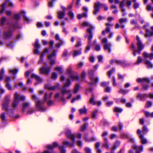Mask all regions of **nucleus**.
<instances>
[{"mask_svg":"<svg viewBox=\"0 0 153 153\" xmlns=\"http://www.w3.org/2000/svg\"><path fill=\"white\" fill-rule=\"evenodd\" d=\"M137 45L138 47V49L136 50L135 49V47L134 45H132V48H133V54L134 56L136 55V53L137 52L139 53H140L141 50L144 47V45L142 43L140 40V38L138 36L137 37Z\"/></svg>","mask_w":153,"mask_h":153,"instance_id":"1","label":"nucleus"},{"mask_svg":"<svg viewBox=\"0 0 153 153\" xmlns=\"http://www.w3.org/2000/svg\"><path fill=\"white\" fill-rule=\"evenodd\" d=\"M82 25L84 26H88L90 28H89L87 30V32L89 35L88 39L89 40V43L90 44L91 42V40L92 38V36L91 32V30L93 28V27L88 23L85 22H84L83 23Z\"/></svg>","mask_w":153,"mask_h":153,"instance_id":"2","label":"nucleus"},{"mask_svg":"<svg viewBox=\"0 0 153 153\" xmlns=\"http://www.w3.org/2000/svg\"><path fill=\"white\" fill-rule=\"evenodd\" d=\"M101 7H102L105 10H108V7L105 5L102 4L99 2L95 3L94 7V13L96 14L99 10V8Z\"/></svg>","mask_w":153,"mask_h":153,"instance_id":"3","label":"nucleus"},{"mask_svg":"<svg viewBox=\"0 0 153 153\" xmlns=\"http://www.w3.org/2000/svg\"><path fill=\"white\" fill-rule=\"evenodd\" d=\"M107 41V39L106 38H103L101 40L103 44L104 49L108 50L109 52H110L111 50L110 48L111 45L110 43H108Z\"/></svg>","mask_w":153,"mask_h":153,"instance_id":"4","label":"nucleus"},{"mask_svg":"<svg viewBox=\"0 0 153 153\" xmlns=\"http://www.w3.org/2000/svg\"><path fill=\"white\" fill-rule=\"evenodd\" d=\"M56 51H54L51 54L49 55L48 56V58L50 60V63L51 65H52L55 63V59L54 57L56 56Z\"/></svg>","mask_w":153,"mask_h":153,"instance_id":"5","label":"nucleus"},{"mask_svg":"<svg viewBox=\"0 0 153 153\" xmlns=\"http://www.w3.org/2000/svg\"><path fill=\"white\" fill-rule=\"evenodd\" d=\"M14 100L19 101V100H24L25 99V97L23 96L20 95L17 92H16L14 94Z\"/></svg>","mask_w":153,"mask_h":153,"instance_id":"6","label":"nucleus"},{"mask_svg":"<svg viewBox=\"0 0 153 153\" xmlns=\"http://www.w3.org/2000/svg\"><path fill=\"white\" fill-rule=\"evenodd\" d=\"M140 130L138 129L137 130V134L139 135V137L141 140V143L143 144H145L147 143V140L144 137L143 135L140 134Z\"/></svg>","mask_w":153,"mask_h":153,"instance_id":"7","label":"nucleus"},{"mask_svg":"<svg viewBox=\"0 0 153 153\" xmlns=\"http://www.w3.org/2000/svg\"><path fill=\"white\" fill-rule=\"evenodd\" d=\"M59 86V84H57L55 85L51 86L49 84H46L45 85V88L50 90H54L56 89Z\"/></svg>","mask_w":153,"mask_h":153,"instance_id":"8","label":"nucleus"},{"mask_svg":"<svg viewBox=\"0 0 153 153\" xmlns=\"http://www.w3.org/2000/svg\"><path fill=\"white\" fill-rule=\"evenodd\" d=\"M93 73V71L92 70H91L89 72L90 78L91 79L92 82L93 83H94L97 82L98 79L97 78L94 77Z\"/></svg>","mask_w":153,"mask_h":153,"instance_id":"9","label":"nucleus"},{"mask_svg":"<svg viewBox=\"0 0 153 153\" xmlns=\"http://www.w3.org/2000/svg\"><path fill=\"white\" fill-rule=\"evenodd\" d=\"M31 77V78H35L38 83H40L43 81L42 79L35 74H32Z\"/></svg>","mask_w":153,"mask_h":153,"instance_id":"10","label":"nucleus"},{"mask_svg":"<svg viewBox=\"0 0 153 153\" xmlns=\"http://www.w3.org/2000/svg\"><path fill=\"white\" fill-rule=\"evenodd\" d=\"M72 141H64L63 142V144L65 146H68L69 147H72L74 146V139L71 140Z\"/></svg>","mask_w":153,"mask_h":153,"instance_id":"11","label":"nucleus"},{"mask_svg":"<svg viewBox=\"0 0 153 153\" xmlns=\"http://www.w3.org/2000/svg\"><path fill=\"white\" fill-rule=\"evenodd\" d=\"M51 68H49L47 67H43L40 69L41 73L48 74Z\"/></svg>","mask_w":153,"mask_h":153,"instance_id":"12","label":"nucleus"},{"mask_svg":"<svg viewBox=\"0 0 153 153\" xmlns=\"http://www.w3.org/2000/svg\"><path fill=\"white\" fill-rule=\"evenodd\" d=\"M133 149L136 150V153H140L143 150V147L142 146H137L136 145H134L133 146Z\"/></svg>","mask_w":153,"mask_h":153,"instance_id":"13","label":"nucleus"},{"mask_svg":"<svg viewBox=\"0 0 153 153\" xmlns=\"http://www.w3.org/2000/svg\"><path fill=\"white\" fill-rule=\"evenodd\" d=\"M66 134L68 138H70L71 140L74 139L75 136L74 135L71 133L70 130H68L66 131Z\"/></svg>","mask_w":153,"mask_h":153,"instance_id":"14","label":"nucleus"},{"mask_svg":"<svg viewBox=\"0 0 153 153\" xmlns=\"http://www.w3.org/2000/svg\"><path fill=\"white\" fill-rule=\"evenodd\" d=\"M104 141L105 142L102 144V147H105L107 149H109V146L108 145V139L106 138H104Z\"/></svg>","mask_w":153,"mask_h":153,"instance_id":"15","label":"nucleus"},{"mask_svg":"<svg viewBox=\"0 0 153 153\" xmlns=\"http://www.w3.org/2000/svg\"><path fill=\"white\" fill-rule=\"evenodd\" d=\"M58 145V143L56 142L53 143L52 145H48L47 146V148L50 149H52L56 147Z\"/></svg>","mask_w":153,"mask_h":153,"instance_id":"16","label":"nucleus"},{"mask_svg":"<svg viewBox=\"0 0 153 153\" xmlns=\"http://www.w3.org/2000/svg\"><path fill=\"white\" fill-rule=\"evenodd\" d=\"M71 91L69 89H66L64 88L61 89L62 93L63 95H64L67 93H69Z\"/></svg>","mask_w":153,"mask_h":153,"instance_id":"17","label":"nucleus"},{"mask_svg":"<svg viewBox=\"0 0 153 153\" xmlns=\"http://www.w3.org/2000/svg\"><path fill=\"white\" fill-rule=\"evenodd\" d=\"M143 56L146 58H149L150 59H152L153 58V54L151 53L150 54H148L146 52H144L143 53Z\"/></svg>","mask_w":153,"mask_h":153,"instance_id":"18","label":"nucleus"},{"mask_svg":"<svg viewBox=\"0 0 153 153\" xmlns=\"http://www.w3.org/2000/svg\"><path fill=\"white\" fill-rule=\"evenodd\" d=\"M65 14V13L64 11H60L58 13V17L60 19L63 18Z\"/></svg>","mask_w":153,"mask_h":153,"instance_id":"19","label":"nucleus"},{"mask_svg":"<svg viewBox=\"0 0 153 153\" xmlns=\"http://www.w3.org/2000/svg\"><path fill=\"white\" fill-rule=\"evenodd\" d=\"M12 35V32L10 31H9L6 32L4 33V36L5 38H8L10 37Z\"/></svg>","mask_w":153,"mask_h":153,"instance_id":"20","label":"nucleus"},{"mask_svg":"<svg viewBox=\"0 0 153 153\" xmlns=\"http://www.w3.org/2000/svg\"><path fill=\"white\" fill-rule=\"evenodd\" d=\"M79 112L80 114H86L87 113V109L85 108L84 107L83 108L79 109Z\"/></svg>","mask_w":153,"mask_h":153,"instance_id":"21","label":"nucleus"},{"mask_svg":"<svg viewBox=\"0 0 153 153\" xmlns=\"http://www.w3.org/2000/svg\"><path fill=\"white\" fill-rule=\"evenodd\" d=\"M120 143L118 141L116 142L114 144L113 146L111 148V150L113 151L115 150L120 145Z\"/></svg>","mask_w":153,"mask_h":153,"instance_id":"22","label":"nucleus"},{"mask_svg":"<svg viewBox=\"0 0 153 153\" xmlns=\"http://www.w3.org/2000/svg\"><path fill=\"white\" fill-rule=\"evenodd\" d=\"M43 103V102L39 100H38L36 102V105L37 107L40 110H42V108L41 107V105Z\"/></svg>","mask_w":153,"mask_h":153,"instance_id":"23","label":"nucleus"},{"mask_svg":"<svg viewBox=\"0 0 153 153\" xmlns=\"http://www.w3.org/2000/svg\"><path fill=\"white\" fill-rule=\"evenodd\" d=\"M137 81L138 82H149V80L148 78H143L142 79H138L137 80Z\"/></svg>","mask_w":153,"mask_h":153,"instance_id":"24","label":"nucleus"},{"mask_svg":"<svg viewBox=\"0 0 153 153\" xmlns=\"http://www.w3.org/2000/svg\"><path fill=\"white\" fill-rule=\"evenodd\" d=\"M146 33L145 34V36L146 37H149L153 35V32H150L147 29L146 30Z\"/></svg>","mask_w":153,"mask_h":153,"instance_id":"25","label":"nucleus"},{"mask_svg":"<svg viewBox=\"0 0 153 153\" xmlns=\"http://www.w3.org/2000/svg\"><path fill=\"white\" fill-rule=\"evenodd\" d=\"M84 138L85 140L87 141H93L95 140V138L94 137L88 138L87 136L86 135L84 136Z\"/></svg>","mask_w":153,"mask_h":153,"instance_id":"26","label":"nucleus"},{"mask_svg":"<svg viewBox=\"0 0 153 153\" xmlns=\"http://www.w3.org/2000/svg\"><path fill=\"white\" fill-rule=\"evenodd\" d=\"M59 148L61 153H65L66 150L63 146H59Z\"/></svg>","mask_w":153,"mask_h":153,"instance_id":"27","label":"nucleus"},{"mask_svg":"<svg viewBox=\"0 0 153 153\" xmlns=\"http://www.w3.org/2000/svg\"><path fill=\"white\" fill-rule=\"evenodd\" d=\"M81 54V51H80L74 50V52L73 56H76L79 55Z\"/></svg>","mask_w":153,"mask_h":153,"instance_id":"28","label":"nucleus"},{"mask_svg":"<svg viewBox=\"0 0 153 153\" xmlns=\"http://www.w3.org/2000/svg\"><path fill=\"white\" fill-rule=\"evenodd\" d=\"M71 84V82L69 79H68L66 82L65 84L63 86L64 88L68 87Z\"/></svg>","mask_w":153,"mask_h":153,"instance_id":"29","label":"nucleus"},{"mask_svg":"<svg viewBox=\"0 0 153 153\" xmlns=\"http://www.w3.org/2000/svg\"><path fill=\"white\" fill-rule=\"evenodd\" d=\"M86 76V73L84 71H83L81 74V77L82 80H84Z\"/></svg>","mask_w":153,"mask_h":153,"instance_id":"30","label":"nucleus"},{"mask_svg":"<svg viewBox=\"0 0 153 153\" xmlns=\"http://www.w3.org/2000/svg\"><path fill=\"white\" fill-rule=\"evenodd\" d=\"M80 98V96L77 95L76 97L73 98L71 100V103L74 102L75 101L77 100Z\"/></svg>","mask_w":153,"mask_h":153,"instance_id":"31","label":"nucleus"},{"mask_svg":"<svg viewBox=\"0 0 153 153\" xmlns=\"http://www.w3.org/2000/svg\"><path fill=\"white\" fill-rule=\"evenodd\" d=\"M21 13L23 14V17L25 20L27 22H29L30 21V19L26 17L25 14V12L23 11H22L21 12Z\"/></svg>","mask_w":153,"mask_h":153,"instance_id":"32","label":"nucleus"},{"mask_svg":"<svg viewBox=\"0 0 153 153\" xmlns=\"http://www.w3.org/2000/svg\"><path fill=\"white\" fill-rule=\"evenodd\" d=\"M145 64L149 68H152L153 66L152 65L151 63L148 60L146 61Z\"/></svg>","mask_w":153,"mask_h":153,"instance_id":"33","label":"nucleus"},{"mask_svg":"<svg viewBox=\"0 0 153 153\" xmlns=\"http://www.w3.org/2000/svg\"><path fill=\"white\" fill-rule=\"evenodd\" d=\"M97 112L98 111L97 110L93 111L92 115V118L95 119L96 118L97 113Z\"/></svg>","mask_w":153,"mask_h":153,"instance_id":"34","label":"nucleus"},{"mask_svg":"<svg viewBox=\"0 0 153 153\" xmlns=\"http://www.w3.org/2000/svg\"><path fill=\"white\" fill-rule=\"evenodd\" d=\"M19 101L14 100L13 103V107L14 108L16 107L19 102Z\"/></svg>","mask_w":153,"mask_h":153,"instance_id":"35","label":"nucleus"},{"mask_svg":"<svg viewBox=\"0 0 153 153\" xmlns=\"http://www.w3.org/2000/svg\"><path fill=\"white\" fill-rule=\"evenodd\" d=\"M68 15L70 17V19H73L74 15L73 13L71 11H70L68 13Z\"/></svg>","mask_w":153,"mask_h":153,"instance_id":"36","label":"nucleus"},{"mask_svg":"<svg viewBox=\"0 0 153 153\" xmlns=\"http://www.w3.org/2000/svg\"><path fill=\"white\" fill-rule=\"evenodd\" d=\"M6 20L7 19L6 17H2L1 20V25H4Z\"/></svg>","mask_w":153,"mask_h":153,"instance_id":"37","label":"nucleus"},{"mask_svg":"<svg viewBox=\"0 0 153 153\" xmlns=\"http://www.w3.org/2000/svg\"><path fill=\"white\" fill-rule=\"evenodd\" d=\"M55 70L59 72L60 73H62L63 72V70L62 68L60 67H56L55 68Z\"/></svg>","mask_w":153,"mask_h":153,"instance_id":"38","label":"nucleus"},{"mask_svg":"<svg viewBox=\"0 0 153 153\" xmlns=\"http://www.w3.org/2000/svg\"><path fill=\"white\" fill-rule=\"evenodd\" d=\"M94 97H93L90 99L89 100L90 103L93 105H95L96 104V102L94 100Z\"/></svg>","mask_w":153,"mask_h":153,"instance_id":"39","label":"nucleus"},{"mask_svg":"<svg viewBox=\"0 0 153 153\" xmlns=\"http://www.w3.org/2000/svg\"><path fill=\"white\" fill-rule=\"evenodd\" d=\"M125 0H123L121 1L120 4V6L121 9V10L123 12L124 11V9L123 8V7L124 6Z\"/></svg>","mask_w":153,"mask_h":153,"instance_id":"40","label":"nucleus"},{"mask_svg":"<svg viewBox=\"0 0 153 153\" xmlns=\"http://www.w3.org/2000/svg\"><path fill=\"white\" fill-rule=\"evenodd\" d=\"M6 4L5 3H4V4H2L1 6V11H0L1 13H3V12H4V9L6 7Z\"/></svg>","mask_w":153,"mask_h":153,"instance_id":"41","label":"nucleus"},{"mask_svg":"<svg viewBox=\"0 0 153 153\" xmlns=\"http://www.w3.org/2000/svg\"><path fill=\"white\" fill-rule=\"evenodd\" d=\"M94 48L95 50L98 51L100 50V45L98 44H96L94 45Z\"/></svg>","mask_w":153,"mask_h":153,"instance_id":"42","label":"nucleus"},{"mask_svg":"<svg viewBox=\"0 0 153 153\" xmlns=\"http://www.w3.org/2000/svg\"><path fill=\"white\" fill-rule=\"evenodd\" d=\"M79 86L78 85H76L74 88V93H76L77 92V91H78V90L79 89Z\"/></svg>","mask_w":153,"mask_h":153,"instance_id":"43","label":"nucleus"},{"mask_svg":"<svg viewBox=\"0 0 153 153\" xmlns=\"http://www.w3.org/2000/svg\"><path fill=\"white\" fill-rule=\"evenodd\" d=\"M145 114L147 117H153V113H149V112H145Z\"/></svg>","mask_w":153,"mask_h":153,"instance_id":"44","label":"nucleus"},{"mask_svg":"<svg viewBox=\"0 0 153 153\" xmlns=\"http://www.w3.org/2000/svg\"><path fill=\"white\" fill-rule=\"evenodd\" d=\"M8 103L7 102H4L3 105V109H5L6 110H7V105Z\"/></svg>","mask_w":153,"mask_h":153,"instance_id":"45","label":"nucleus"},{"mask_svg":"<svg viewBox=\"0 0 153 153\" xmlns=\"http://www.w3.org/2000/svg\"><path fill=\"white\" fill-rule=\"evenodd\" d=\"M10 78L8 76L6 77L5 79V82L6 84H7V83H9V82L10 81Z\"/></svg>","mask_w":153,"mask_h":153,"instance_id":"46","label":"nucleus"},{"mask_svg":"<svg viewBox=\"0 0 153 153\" xmlns=\"http://www.w3.org/2000/svg\"><path fill=\"white\" fill-rule=\"evenodd\" d=\"M70 77L72 80H77L79 79V77L77 76H74V75L71 76Z\"/></svg>","mask_w":153,"mask_h":153,"instance_id":"47","label":"nucleus"},{"mask_svg":"<svg viewBox=\"0 0 153 153\" xmlns=\"http://www.w3.org/2000/svg\"><path fill=\"white\" fill-rule=\"evenodd\" d=\"M122 109L120 108L116 107L114 108V111L116 112H120L122 111Z\"/></svg>","mask_w":153,"mask_h":153,"instance_id":"48","label":"nucleus"},{"mask_svg":"<svg viewBox=\"0 0 153 153\" xmlns=\"http://www.w3.org/2000/svg\"><path fill=\"white\" fill-rule=\"evenodd\" d=\"M6 86L7 88L9 90H12V88L10 85L9 84V83H7V84H6Z\"/></svg>","mask_w":153,"mask_h":153,"instance_id":"49","label":"nucleus"},{"mask_svg":"<svg viewBox=\"0 0 153 153\" xmlns=\"http://www.w3.org/2000/svg\"><path fill=\"white\" fill-rule=\"evenodd\" d=\"M9 71L10 73H12L13 74H14L18 71L16 69H15L14 70L11 69L9 70Z\"/></svg>","mask_w":153,"mask_h":153,"instance_id":"50","label":"nucleus"},{"mask_svg":"<svg viewBox=\"0 0 153 153\" xmlns=\"http://www.w3.org/2000/svg\"><path fill=\"white\" fill-rule=\"evenodd\" d=\"M143 60L140 57H138L137 60V62L135 63V64H138L140 63Z\"/></svg>","mask_w":153,"mask_h":153,"instance_id":"51","label":"nucleus"},{"mask_svg":"<svg viewBox=\"0 0 153 153\" xmlns=\"http://www.w3.org/2000/svg\"><path fill=\"white\" fill-rule=\"evenodd\" d=\"M14 18L16 20H18L20 18V15L16 14L14 15Z\"/></svg>","mask_w":153,"mask_h":153,"instance_id":"52","label":"nucleus"},{"mask_svg":"<svg viewBox=\"0 0 153 153\" xmlns=\"http://www.w3.org/2000/svg\"><path fill=\"white\" fill-rule=\"evenodd\" d=\"M57 74L56 73H53L52 74V75L51 76V78L52 79H55L57 78Z\"/></svg>","mask_w":153,"mask_h":153,"instance_id":"53","label":"nucleus"},{"mask_svg":"<svg viewBox=\"0 0 153 153\" xmlns=\"http://www.w3.org/2000/svg\"><path fill=\"white\" fill-rule=\"evenodd\" d=\"M76 143L77 145L80 147H81L82 146V143L80 140H78L76 142Z\"/></svg>","mask_w":153,"mask_h":153,"instance_id":"54","label":"nucleus"},{"mask_svg":"<svg viewBox=\"0 0 153 153\" xmlns=\"http://www.w3.org/2000/svg\"><path fill=\"white\" fill-rule=\"evenodd\" d=\"M29 102H25L23 104V107L24 108H26L29 106Z\"/></svg>","mask_w":153,"mask_h":153,"instance_id":"55","label":"nucleus"},{"mask_svg":"<svg viewBox=\"0 0 153 153\" xmlns=\"http://www.w3.org/2000/svg\"><path fill=\"white\" fill-rule=\"evenodd\" d=\"M43 54H41L40 59L38 62L39 64H40L43 61Z\"/></svg>","mask_w":153,"mask_h":153,"instance_id":"56","label":"nucleus"},{"mask_svg":"<svg viewBox=\"0 0 153 153\" xmlns=\"http://www.w3.org/2000/svg\"><path fill=\"white\" fill-rule=\"evenodd\" d=\"M18 86L22 87V89L23 90H25L26 89V88L25 87H23V84L21 82H19L18 84Z\"/></svg>","mask_w":153,"mask_h":153,"instance_id":"57","label":"nucleus"},{"mask_svg":"<svg viewBox=\"0 0 153 153\" xmlns=\"http://www.w3.org/2000/svg\"><path fill=\"white\" fill-rule=\"evenodd\" d=\"M108 132L106 131H104L102 133V136L104 137V139L105 138H106L105 137L108 135Z\"/></svg>","mask_w":153,"mask_h":153,"instance_id":"58","label":"nucleus"},{"mask_svg":"<svg viewBox=\"0 0 153 153\" xmlns=\"http://www.w3.org/2000/svg\"><path fill=\"white\" fill-rule=\"evenodd\" d=\"M59 41L60 42L58 43H57L56 45V46L57 47H59L60 46H61L63 44V41L61 40H59Z\"/></svg>","mask_w":153,"mask_h":153,"instance_id":"59","label":"nucleus"},{"mask_svg":"<svg viewBox=\"0 0 153 153\" xmlns=\"http://www.w3.org/2000/svg\"><path fill=\"white\" fill-rule=\"evenodd\" d=\"M152 105V103L151 102L149 101H148L146 103V107L148 108L149 107Z\"/></svg>","mask_w":153,"mask_h":153,"instance_id":"60","label":"nucleus"},{"mask_svg":"<svg viewBox=\"0 0 153 153\" xmlns=\"http://www.w3.org/2000/svg\"><path fill=\"white\" fill-rule=\"evenodd\" d=\"M119 22L121 23H122L123 22H126V19H119Z\"/></svg>","mask_w":153,"mask_h":153,"instance_id":"61","label":"nucleus"},{"mask_svg":"<svg viewBox=\"0 0 153 153\" xmlns=\"http://www.w3.org/2000/svg\"><path fill=\"white\" fill-rule=\"evenodd\" d=\"M34 46L36 48H37L39 47L40 46L38 43V41L36 40V42L34 44Z\"/></svg>","mask_w":153,"mask_h":153,"instance_id":"62","label":"nucleus"},{"mask_svg":"<svg viewBox=\"0 0 153 153\" xmlns=\"http://www.w3.org/2000/svg\"><path fill=\"white\" fill-rule=\"evenodd\" d=\"M117 137V136L115 134H111L110 136V138L111 139H112L116 138Z\"/></svg>","mask_w":153,"mask_h":153,"instance_id":"63","label":"nucleus"},{"mask_svg":"<svg viewBox=\"0 0 153 153\" xmlns=\"http://www.w3.org/2000/svg\"><path fill=\"white\" fill-rule=\"evenodd\" d=\"M81 45V42L79 41H78L77 42L76 44L75 45V47L77 48L79 47Z\"/></svg>","mask_w":153,"mask_h":153,"instance_id":"64","label":"nucleus"}]
</instances>
